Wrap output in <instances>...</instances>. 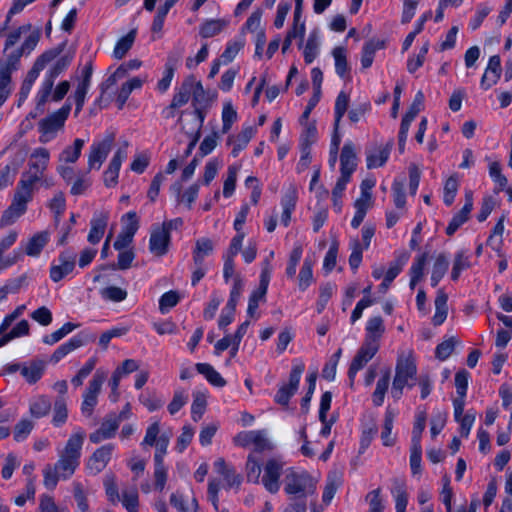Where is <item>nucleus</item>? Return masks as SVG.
<instances>
[{
  "label": "nucleus",
  "instance_id": "3",
  "mask_svg": "<svg viewBox=\"0 0 512 512\" xmlns=\"http://www.w3.org/2000/svg\"><path fill=\"white\" fill-rule=\"evenodd\" d=\"M190 100H192L194 106V115L198 121L197 130L199 131L205 118L202 108L207 106L208 97L201 81L193 75L186 77L181 85L175 89L169 108H181Z\"/></svg>",
  "mask_w": 512,
  "mask_h": 512
},
{
  "label": "nucleus",
  "instance_id": "27",
  "mask_svg": "<svg viewBox=\"0 0 512 512\" xmlns=\"http://www.w3.org/2000/svg\"><path fill=\"white\" fill-rule=\"evenodd\" d=\"M473 209V193L467 191L465 193V203L461 210L456 213L446 228V234L453 235L464 223L469 219V215Z\"/></svg>",
  "mask_w": 512,
  "mask_h": 512
},
{
  "label": "nucleus",
  "instance_id": "7",
  "mask_svg": "<svg viewBox=\"0 0 512 512\" xmlns=\"http://www.w3.org/2000/svg\"><path fill=\"white\" fill-rule=\"evenodd\" d=\"M33 187L24 182L18 183L11 205L6 209L1 217L0 225L7 226L14 223L27 209V204L32 200Z\"/></svg>",
  "mask_w": 512,
  "mask_h": 512
},
{
  "label": "nucleus",
  "instance_id": "58",
  "mask_svg": "<svg viewBox=\"0 0 512 512\" xmlns=\"http://www.w3.org/2000/svg\"><path fill=\"white\" fill-rule=\"evenodd\" d=\"M103 486L105 489V494L107 496L108 501L112 505H116L120 503V496L117 485L116 476L112 473L106 474L103 480Z\"/></svg>",
  "mask_w": 512,
  "mask_h": 512
},
{
  "label": "nucleus",
  "instance_id": "57",
  "mask_svg": "<svg viewBox=\"0 0 512 512\" xmlns=\"http://www.w3.org/2000/svg\"><path fill=\"white\" fill-rule=\"evenodd\" d=\"M390 385V372L386 371L376 383L375 390L372 394V402L379 407L384 403L386 392Z\"/></svg>",
  "mask_w": 512,
  "mask_h": 512
},
{
  "label": "nucleus",
  "instance_id": "52",
  "mask_svg": "<svg viewBox=\"0 0 512 512\" xmlns=\"http://www.w3.org/2000/svg\"><path fill=\"white\" fill-rule=\"evenodd\" d=\"M268 291V286L259 284L258 288L252 291L247 307V314L249 317L258 318L257 309L261 302H264L266 299V294Z\"/></svg>",
  "mask_w": 512,
  "mask_h": 512
},
{
  "label": "nucleus",
  "instance_id": "60",
  "mask_svg": "<svg viewBox=\"0 0 512 512\" xmlns=\"http://www.w3.org/2000/svg\"><path fill=\"white\" fill-rule=\"evenodd\" d=\"M240 170V165L233 164L227 169V176L223 182L222 194L225 198H230L236 189L237 175Z\"/></svg>",
  "mask_w": 512,
  "mask_h": 512
},
{
  "label": "nucleus",
  "instance_id": "56",
  "mask_svg": "<svg viewBox=\"0 0 512 512\" xmlns=\"http://www.w3.org/2000/svg\"><path fill=\"white\" fill-rule=\"evenodd\" d=\"M120 502L127 512H139V494L135 487L123 489Z\"/></svg>",
  "mask_w": 512,
  "mask_h": 512
},
{
  "label": "nucleus",
  "instance_id": "35",
  "mask_svg": "<svg viewBox=\"0 0 512 512\" xmlns=\"http://www.w3.org/2000/svg\"><path fill=\"white\" fill-rule=\"evenodd\" d=\"M182 54H183V49L180 48V49H178V51L175 55H170L168 57V61L165 64L163 76L157 83V89L159 92L164 93L169 89V87L172 83L173 77H174L175 65L180 60Z\"/></svg>",
  "mask_w": 512,
  "mask_h": 512
},
{
  "label": "nucleus",
  "instance_id": "62",
  "mask_svg": "<svg viewBox=\"0 0 512 512\" xmlns=\"http://www.w3.org/2000/svg\"><path fill=\"white\" fill-rule=\"evenodd\" d=\"M303 255V247L300 243H295L291 250L285 269L288 278H294L296 275L297 266Z\"/></svg>",
  "mask_w": 512,
  "mask_h": 512
},
{
  "label": "nucleus",
  "instance_id": "36",
  "mask_svg": "<svg viewBox=\"0 0 512 512\" xmlns=\"http://www.w3.org/2000/svg\"><path fill=\"white\" fill-rule=\"evenodd\" d=\"M86 339L82 334L75 335L71 337L68 341L61 344L52 354L51 362L58 363L65 356L75 351L76 349L82 347L86 343Z\"/></svg>",
  "mask_w": 512,
  "mask_h": 512
},
{
  "label": "nucleus",
  "instance_id": "4",
  "mask_svg": "<svg viewBox=\"0 0 512 512\" xmlns=\"http://www.w3.org/2000/svg\"><path fill=\"white\" fill-rule=\"evenodd\" d=\"M417 375L416 358L412 350L399 355L396 367L395 376L392 382L391 396L398 400L403 395L405 387H413L411 381L415 380Z\"/></svg>",
  "mask_w": 512,
  "mask_h": 512
},
{
  "label": "nucleus",
  "instance_id": "26",
  "mask_svg": "<svg viewBox=\"0 0 512 512\" xmlns=\"http://www.w3.org/2000/svg\"><path fill=\"white\" fill-rule=\"evenodd\" d=\"M341 176L339 178L350 181L351 175L357 167V156L352 142H346L340 155Z\"/></svg>",
  "mask_w": 512,
  "mask_h": 512
},
{
  "label": "nucleus",
  "instance_id": "55",
  "mask_svg": "<svg viewBox=\"0 0 512 512\" xmlns=\"http://www.w3.org/2000/svg\"><path fill=\"white\" fill-rule=\"evenodd\" d=\"M51 409V402L45 396H36L30 400L29 411L35 418H42L46 416Z\"/></svg>",
  "mask_w": 512,
  "mask_h": 512
},
{
  "label": "nucleus",
  "instance_id": "24",
  "mask_svg": "<svg viewBox=\"0 0 512 512\" xmlns=\"http://www.w3.org/2000/svg\"><path fill=\"white\" fill-rule=\"evenodd\" d=\"M61 53V49L54 48L45 51L40 56H38L32 66V68L28 71L26 77L23 80V83L33 86L37 78L39 77L41 71L53 61L59 54Z\"/></svg>",
  "mask_w": 512,
  "mask_h": 512
},
{
  "label": "nucleus",
  "instance_id": "45",
  "mask_svg": "<svg viewBox=\"0 0 512 512\" xmlns=\"http://www.w3.org/2000/svg\"><path fill=\"white\" fill-rule=\"evenodd\" d=\"M229 24L225 19H209L203 22L199 27V34L203 38H211L220 34Z\"/></svg>",
  "mask_w": 512,
  "mask_h": 512
},
{
  "label": "nucleus",
  "instance_id": "1",
  "mask_svg": "<svg viewBox=\"0 0 512 512\" xmlns=\"http://www.w3.org/2000/svg\"><path fill=\"white\" fill-rule=\"evenodd\" d=\"M85 439L86 432L81 427L74 428L64 447L58 451L57 462L44 467L43 484L47 489L53 490L59 480H67L73 476L80 465Z\"/></svg>",
  "mask_w": 512,
  "mask_h": 512
},
{
  "label": "nucleus",
  "instance_id": "48",
  "mask_svg": "<svg viewBox=\"0 0 512 512\" xmlns=\"http://www.w3.org/2000/svg\"><path fill=\"white\" fill-rule=\"evenodd\" d=\"M391 494L395 501L396 512H406L408 504V493L406 485L402 481H395L391 488Z\"/></svg>",
  "mask_w": 512,
  "mask_h": 512
},
{
  "label": "nucleus",
  "instance_id": "15",
  "mask_svg": "<svg viewBox=\"0 0 512 512\" xmlns=\"http://www.w3.org/2000/svg\"><path fill=\"white\" fill-rule=\"evenodd\" d=\"M304 370L305 364L302 361L295 360L293 362L288 383L282 384L275 394L274 399L278 404L282 406L288 405L290 398L298 390L300 379Z\"/></svg>",
  "mask_w": 512,
  "mask_h": 512
},
{
  "label": "nucleus",
  "instance_id": "9",
  "mask_svg": "<svg viewBox=\"0 0 512 512\" xmlns=\"http://www.w3.org/2000/svg\"><path fill=\"white\" fill-rule=\"evenodd\" d=\"M71 108V104L66 103L60 109L43 118L38 123L40 143H49L56 137L57 132L63 128L65 121L71 112Z\"/></svg>",
  "mask_w": 512,
  "mask_h": 512
},
{
  "label": "nucleus",
  "instance_id": "40",
  "mask_svg": "<svg viewBox=\"0 0 512 512\" xmlns=\"http://www.w3.org/2000/svg\"><path fill=\"white\" fill-rule=\"evenodd\" d=\"M314 264L315 261L309 257H306L302 263L297 277L298 288L302 292L306 291L315 282L313 275Z\"/></svg>",
  "mask_w": 512,
  "mask_h": 512
},
{
  "label": "nucleus",
  "instance_id": "11",
  "mask_svg": "<svg viewBox=\"0 0 512 512\" xmlns=\"http://www.w3.org/2000/svg\"><path fill=\"white\" fill-rule=\"evenodd\" d=\"M115 141L113 132L106 133L102 139H96L89 147L87 154V170H100L107 159Z\"/></svg>",
  "mask_w": 512,
  "mask_h": 512
},
{
  "label": "nucleus",
  "instance_id": "5",
  "mask_svg": "<svg viewBox=\"0 0 512 512\" xmlns=\"http://www.w3.org/2000/svg\"><path fill=\"white\" fill-rule=\"evenodd\" d=\"M52 62L35 95V110L39 114L44 112L45 104L49 100L54 82L69 67L71 58L69 56H57Z\"/></svg>",
  "mask_w": 512,
  "mask_h": 512
},
{
  "label": "nucleus",
  "instance_id": "10",
  "mask_svg": "<svg viewBox=\"0 0 512 512\" xmlns=\"http://www.w3.org/2000/svg\"><path fill=\"white\" fill-rule=\"evenodd\" d=\"M284 490L288 495L305 498L315 492L316 482L308 472L290 468L285 477Z\"/></svg>",
  "mask_w": 512,
  "mask_h": 512
},
{
  "label": "nucleus",
  "instance_id": "8",
  "mask_svg": "<svg viewBox=\"0 0 512 512\" xmlns=\"http://www.w3.org/2000/svg\"><path fill=\"white\" fill-rule=\"evenodd\" d=\"M50 158V151L47 148H35L29 156L28 169L23 174L20 182H24L34 188L48 169Z\"/></svg>",
  "mask_w": 512,
  "mask_h": 512
},
{
  "label": "nucleus",
  "instance_id": "12",
  "mask_svg": "<svg viewBox=\"0 0 512 512\" xmlns=\"http://www.w3.org/2000/svg\"><path fill=\"white\" fill-rule=\"evenodd\" d=\"M105 380L106 372L102 369L96 370L82 395L81 412L83 415L87 417L92 415L94 408L98 404V397Z\"/></svg>",
  "mask_w": 512,
  "mask_h": 512
},
{
  "label": "nucleus",
  "instance_id": "49",
  "mask_svg": "<svg viewBox=\"0 0 512 512\" xmlns=\"http://www.w3.org/2000/svg\"><path fill=\"white\" fill-rule=\"evenodd\" d=\"M471 266V255L468 251L460 250L456 252L453 260L451 279L453 281L458 280L461 273Z\"/></svg>",
  "mask_w": 512,
  "mask_h": 512
},
{
  "label": "nucleus",
  "instance_id": "59",
  "mask_svg": "<svg viewBox=\"0 0 512 512\" xmlns=\"http://www.w3.org/2000/svg\"><path fill=\"white\" fill-rule=\"evenodd\" d=\"M135 37V31H130L125 36L121 37L113 49V57L117 60L124 58L127 52L131 49L135 41Z\"/></svg>",
  "mask_w": 512,
  "mask_h": 512
},
{
  "label": "nucleus",
  "instance_id": "30",
  "mask_svg": "<svg viewBox=\"0 0 512 512\" xmlns=\"http://www.w3.org/2000/svg\"><path fill=\"white\" fill-rule=\"evenodd\" d=\"M385 333V325L381 316H373L367 320L364 342L380 347V340Z\"/></svg>",
  "mask_w": 512,
  "mask_h": 512
},
{
  "label": "nucleus",
  "instance_id": "50",
  "mask_svg": "<svg viewBox=\"0 0 512 512\" xmlns=\"http://www.w3.org/2000/svg\"><path fill=\"white\" fill-rule=\"evenodd\" d=\"M448 266H449V262H448V257L446 256V254L445 253L438 254L434 260L432 272H431V278H430L431 285L433 287H436L438 285V283L441 281V279L444 277V275L446 274V272L448 270Z\"/></svg>",
  "mask_w": 512,
  "mask_h": 512
},
{
  "label": "nucleus",
  "instance_id": "38",
  "mask_svg": "<svg viewBox=\"0 0 512 512\" xmlns=\"http://www.w3.org/2000/svg\"><path fill=\"white\" fill-rule=\"evenodd\" d=\"M85 146V140L81 138L74 139L71 145L66 146L58 155L59 163L74 164L81 157Z\"/></svg>",
  "mask_w": 512,
  "mask_h": 512
},
{
  "label": "nucleus",
  "instance_id": "29",
  "mask_svg": "<svg viewBox=\"0 0 512 512\" xmlns=\"http://www.w3.org/2000/svg\"><path fill=\"white\" fill-rule=\"evenodd\" d=\"M145 82H147L146 75L132 77L126 82H124L116 92L115 96V102L117 104L118 109H122L126 104L130 94L135 90L141 89Z\"/></svg>",
  "mask_w": 512,
  "mask_h": 512
},
{
  "label": "nucleus",
  "instance_id": "14",
  "mask_svg": "<svg viewBox=\"0 0 512 512\" xmlns=\"http://www.w3.org/2000/svg\"><path fill=\"white\" fill-rule=\"evenodd\" d=\"M233 443L236 446L243 448L253 446L254 451L256 452L271 451L274 448L272 442L268 439L267 433L264 430H249L239 432L234 436Z\"/></svg>",
  "mask_w": 512,
  "mask_h": 512
},
{
  "label": "nucleus",
  "instance_id": "63",
  "mask_svg": "<svg viewBox=\"0 0 512 512\" xmlns=\"http://www.w3.org/2000/svg\"><path fill=\"white\" fill-rule=\"evenodd\" d=\"M337 286L333 283H324L319 288V297L316 303L318 313H321L327 306L329 300L335 294Z\"/></svg>",
  "mask_w": 512,
  "mask_h": 512
},
{
  "label": "nucleus",
  "instance_id": "42",
  "mask_svg": "<svg viewBox=\"0 0 512 512\" xmlns=\"http://www.w3.org/2000/svg\"><path fill=\"white\" fill-rule=\"evenodd\" d=\"M23 162L22 155H17L0 172V190L11 185L15 179L19 167Z\"/></svg>",
  "mask_w": 512,
  "mask_h": 512
},
{
  "label": "nucleus",
  "instance_id": "6",
  "mask_svg": "<svg viewBox=\"0 0 512 512\" xmlns=\"http://www.w3.org/2000/svg\"><path fill=\"white\" fill-rule=\"evenodd\" d=\"M26 310V305L16 307L11 313L7 314L0 324V348L16 338L29 335L30 325L27 320L19 321L10 331H7L12 323L18 319Z\"/></svg>",
  "mask_w": 512,
  "mask_h": 512
},
{
  "label": "nucleus",
  "instance_id": "22",
  "mask_svg": "<svg viewBox=\"0 0 512 512\" xmlns=\"http://www.w3.org/2000/svg\"><path fill=\"white\" fill-rule=\"evenodd\" d=\"M114 449L115 446L113 444L103 445L96 449L87 460L86 468L88 472L96 475L103 471L111 460Z\"/></svg>",
  "mask_w": 512,
  "mask_h": 512
},
{
  "label": "nucleus",
  "instance_id": "61",
  "mask_svg": "<svg viewBox=\"0 0 512 512\" xmlns=\"http://www.w3.org/2000/svg\"><path fill=\"white\" fill-rule=\"evenodd\" d=\"M213 251V243L210 239L201 238L196 241L195 249L193 251L194 264H201L204 262L205 257L210 255Z\"/></svg>",
  "mask_w": 512,
  "mask_h": 512
},
{
  "label": "nucleus",
  "instance_id": "54",
  "mask_svg": "<svg viewBox=\"0 0 512 512\" xmlns=\"http://www.w3.org/2000/svg\"><path fill=\"white\" fill-rule=\"evenodd\" d=\"M172 189L177 193L178 202L184 204L188 209H191L192 204L198 197L200 185L199 183H193L187 187L183 193L180 192V186H173Z\"/></svg>",
  "mask_w": 512,
  "mask_h": 512
},
{
  "label": "nucleus",
  "instance_id": "44",
  "mask_svg": "<svg viewBox=\"0 0 512 512\" xmlns=\"http://www.w3.org/2000/svg\"><path fill=\"white\" fill-rule=\"evenodd\" d=\"M170 503L178 512H197L198 510V502L194 497L188 498L179 492L171 494Z\"/></svg>",
  "mask_w": 512,
  "mask_h": 512
},
{
  "label": "nucleus",
  "instance_id": "28",
  "mask_svg": "<svg viewBox=\"0 0 512 512\" xmlns=\"http://www.w3.org/2000/svg\"><path fill=\"white\" fill-rule=\"evenodd\" d=\"M501 77V59L498 55L489 58L487 67L480 81L483 90H488L496 85Z\"/></svg>",
  "mask_w": 512,
  "mask_h": 512
},
{
  "label": "nucleus",
  "instance_id": "33",
  "mask_svg": "<svg viewBox=\"0 0 512 512\" xmlns=\"http://www.w3.org/2000/svg\"><path fill=\"white\" fill-rule=\"evenodd\" d=\"M108 219L109 215L106 212H100L93 216L90 222L91 228L87 237L89 243L95 245L100 242L104 236Z\"/></svg>",
  "mask_w": 512,
  "mask_h": 512
},
{
  "label": "nucleus",
  "instance_id": "34",
  "mask_svg": "<svg viewBox=\"0 0 512 512\" xmlns=\"http://www.w3.org/2000/svg\"><path fill=\"white\" fill-rule=\"evenodd\" d=\"M214 469L216 473L223 477L227 488L238 487L241 484V476L223 458H218L214 462Z\"/></svg>",
  "mask_w": 512,
  "mask_h": 512
},
{
  "label": "nucleus",
  "instance_id": "43",
  "mask_svg": "<svg viewBox=\"0 0 512 512\" xmlns=\"http://www.w3.org/2000/svg\"><path fill=\"white\" fill-rule=\"evenodd\" d=\"M165 456L166 455H154L155 489L160 492L164 490L168 478V468L164 464Z\"/></svg>",
  "mask_w": 512,
  "mask_h": 512
},
{
  "label": "nucleus",
  "instance_id": "19",
  "mask_svg": "<svg viewBox=\"0 0 512 512\" xmlns=\"http://www.w3.org/2000/svg\"><path fill=\"white\" fill-rule=\"evenodd\" d=\"M127 146L125 143L113 154L107 168L103 172V182L106 187H114L118 183V177L122 163L127 158Z\"/></svg>",
  "mask_w": 512,
  "mask_h": 512
},
{
  "label": "nucleus",
  "instance_id": "31",
  "mask_svg": "<svg viewBox=\"0 0 512 512\" xmlns=\"http://www.w3.org/2000/svg\"><path fill=\"white\" fill-rule=\"evenodd\" d=\"M257 133V129L254 126H244L239 134L229 138L228 143L232 145L231 154L233 157H237L242 150H244L250 140Z\"/></svg>",
  "mask_w": 512,
  "mask_h": 512
},
{
  "label": "nucleus",
  "instance_id": "18",
  "mask_svg": "<svg viewBox=\"0 0 512 512\" xmlns=\"http://www.w3.org/2000/svg\"><path fill=\"white\" fill-rule=\"evenodd\" d=\"M172 222H164L152 229L149 239V250L156 256H163L168 251Z\"/></svg>",
  "mask_w": 512,
  "mask_h": 512
},
{
  "label": "nucleus",
  "instance_id": "51",
  "mask_svg": "<svg viewBox=\"0 0 512 512\" xmlns=\"http://www.w3.org/2000/svg\"><path fill=\"white\" fill-rule=\"evenodd\" d=\"M299 124L302 127L300 134V145L311 146L317 141L318 131L314 120L299 119Z\"/></svg>",
  "mask_w": 512,
  "mask_h": 512
},
{
  "label": "nucleus",
  "instance_id": "39",
  "mask_svg": "<svg viewBox=\"0 0 512 512\" xmlns=\"http://www.w3.org/2000/svg\"><path fill=\"white\" fill-rule=\"evenodd\" d=\"M395 417L396 412L388 407L385 411L384 422L381 431L382 444L386 447H391L396 442V435L392 433Z\"/></svg>",
  "mask_w": 512,
  "mask_h": 512
},
{
  "label": "nucleus",
  "instance_id": "32",
  "mask_svg": "<svg viewBox=\"0 0 512 512\" xmlns=\"http://www.w3.org/2000/svg\"><path fill=\"white\" fill-rule=\"evenodd\" d=\"M119 428V420L116 418L108 417L101 423L99 429L91 433L89 439L92 443H100L104 440L111 439L115 436Z\"/></svg>",
  "mask_w": 512,
  "mask_h": 512
},
{
  "label": "nucleus",
  "instance_id": "2",
  "mask_svg": "<svg viewBox=\"0 0 512 512\" xmlns=\"http://www.w3.org/2000/svg\"><path fill=\"white\" fill-rule=\"evenodd\" d=\"M284 465V461L280 458H270L262 469L255 455L251 453L248 455L245 465L247 481L254 484L261 483L268 492L275 494L280 489V478Z\"/></svg>",
  "mask_w": 512,
  "mask_h": 512
},
{
  "label": "nucleus",
  "instance_id": "13",
  "mask_svg": "<svg viewBox=\"0 0 512 512\" xmlns=\"http://www.w3.org/2000/svg\"><path fill=\"white\" fill-rule=\"evenodd\" d=\"M19 60V54H10L0 59V108L13 91L12 74L17 71Z\"/></svg>",
  "mask_w": 512,
  "mask_h": 512
},
{
  "label": "nucleus",
  "instance_id": "46",
  "mask_svg": "<svg viewBox=\"0 0 512 512\" xmlns=\"http://www.w3.org/2000/svg\"><path fill=\"white\" fill-rule=\"evenodd\" d=\"M197 372L205 377V379L215 387H223L226 385L225 379L218 373L214 367L208 363H197L195 365Z\"/></svg>",
  "mask_w": 512,
  "mask_h": 512
},
{
  "label": "nucleus",
  "instance_id": "17",
  "mask_svg": "<svg viewBox=\"0 0 512 512\" xmlns=\"http://www.w3.org/2000/svg\"><path fill=\"white\" fill-rule=\"evenodd\" d=\"M76 254L66 250L61 252L51 264L50 279L57 283L73 272L75 268Z\"/></svg>",
  "mask_w": 512,
  "mask_h": 512
},
{
  "label": "nucleus",
  "instance_id": "25",
  "mask_svg": "<svg viewBox=\"0 0 512 512\" xmlns=\"http://www.w3.org/2000/svg\"><path fill=\"white\" fill-rule=\"evenodd\" d=\"M50 237L51 234L47 230L36 232L26 242L21 244L23 253L30 257H39L45 246L49 243Z\"/></svg>",
  "mask_w": 512,
  "mask_h": 512
},
{
  "label": "nucleus",
  "instance_id": "53",
  "mask_svg": "<svg viewBox=\"0 0 512 512\" xmlns=\"http://www.w3.org/2000/svg\"><path fill=\"white\" fill-rule=\"evenodd\" d=\"M332 56L335 62L336 74L341 78H345L349 72L347 49L343 46H337L332 50Z\"/></svg>",
  "mask_w": 512,
  "mask_h": 512
},
{
  "label": "nucleus",
  "instance_id": "23",
  "mask_svg": "<svg viewBox=\"0 0 512 512\" xmlns=\"http://www.w3.org/2000/svg\"><path fill=\"white\" fill-rule=\"evenodd\" d=\"M393 147L392 142L375 145L366 150V166L368 169H375L386 164Z\"/></svg>",
  "mask_w": 512,
  "mask_h": 512
},
{
  "label": "nucleus",
  "instance_id": "37",
  "mask_svg": "<svg viewBox=\"0 0 512 512\" xmlns=\"http://www.w3.org/2000/svg\"><path fill=\"white\" fill-rule=\"evenodd\" d=\"M428 261V253L423 252L417 255L409 269L410 282L409 287L413 290L416 285L423 279L425 275V268Z\"/></svg>",
  "mask_w": 512,
  "mask_h": 512
},
{
  "label": "nucleus",
  "instance_id": "16",
  "mask_svg": "<svg viewBox=\"0 0 512 512\" xmlns=\"http://www.w3.org/2000/svg\"><path fill=\"white\" fill-rule=\"evenodd\" d=\"M169 443L170 436L165 433H160V422L155 420L147 427L141 446L143 449L155 447L154 455H166Z\"/></svg>",
  "mask_w": 512,
  "mask_h": 512
},
{
  "label": "nucleus",
  "instance_id": "64",
  "mask_svg": "<svg viewBox=\"0 0 512 512\" xmlns=\"http://www.w3.org/2000/svg\"><path fill=\"white\" fill-rule=\"evenodd\" d=\"M38 512H69L66 507L59 506L49 494L39 496Z\"/></svg>",
  "mask_w": 512,
  "mask_h": 512
},
{
  "label": "nucleus",
  "instance_id": "21",
  "mask_svg": "<svg viewBox=\"0 0 512 512\" xmlns=\"http://www.w3.org/2000/svg\"><path fill=\"white\" fill-rule=\"evenodd\" d=\"M378 350L379 348L376 345H370L363 342L354 356L348 370V377L351 385H353L357 373L376 355Z\"/></svg>",
  "mask_w": 512,
  "mask_h": 512
},
{
  "label": "nucleus",
  "instance_id": "47",
  "mask_svg": "<svg viewBox=\"0 0 512 512\" xmlns=\"http://www.w3.org/2000/svg\"><path fill=\"white\" fill-rule=\"evenodd\" d=\"M320 35L318 31L310 32L306 44L303 48L304 61L307 64L312 63L319 54Z\"/></svg>",
  "mask_w": 512,
  "mask_h": 512
},
{
  "label": "nucleus",
  "instance_id": "41",
  "mask_svg": "<svg viewBox=\"0 0 512 512\" xmlns=\"http://www.w3.org/2000/svg\"><path fill=\"white\" fill-rule=\"evenodd\" d=\"M447 301L448 296L447 294L442 290L439 289L437 291V295L435 298V313L432 317V323L435 326H440L443 324L447 318L448 315V307H447Z\"/></svg>",
  "mask_w": 512,
  "mask_h": 512
},
{
  "label": "nucleus",
  "instance_id": "20",
  "mask_svg": "<svg viewBox=\"0 0 512 512\" xmlns=\"http://www.w3.org/2000/svg\"><path fill=\"white\" fill-rule=\"evenodd\" d=\"M298 201V188L294 183H289L284 187L280 205L282 208L280 222L284 227H288L291 222L292 214L296 209Z\"/></svg>",
  "mask_w": 512,
  "mask_h": 512
}]
</instances>
